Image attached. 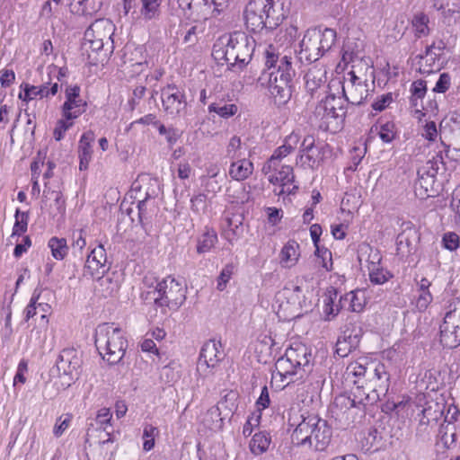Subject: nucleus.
Returning a JSON list of instances; mask_svg holds the SVG:
<instances>
[{
	"label": "nucleus",
	"mask_w": 460,
	"mask_h": 460,
	"mask_svg": "<svg viewBox=\"0 0 460 460\" xmlns=\"http://www.w3.org/2000/svg\"><path fill=\"white\" fill-rule=\"evenodd\" d=\"M254 49L255 40L252 37L234 31L214 44L212 57L217 61H226L229 69L243 70L251 62Z\"/></svg>",
	"instance_id": "1"
},
{
	"label": "nucleus",
	"mask_w": 460,
	"mask_h": 460,
	"mask_svg": "<svg viewBox=\"0 0 460 460\" xmlns=\"http://www.w3.org/2000/svg\"><path fill=\"white\" fill-rule=\"evenodd\" d=\"M301 418L291 435L292 443L296 446H308L315 451H324L332 440V427L327 420L314 414L301 415Z\"/></svg>",
	"instance_id": "2"
},
{
	"label": "nucleus",
	"mask_w": 460,
	"mask_h": 460,
	"mask_svg": "<svg viewBox=\"0 0 460 460\" xmlns=\"http://www.w3.org/2000/svg\"><path fill=\"white\" fill-rule=\"evenodd\" d=\"M94 343L99 354L110 365H115L123 358L128 341L122 330L113 323L100 324L94 336Z\"/></svg>",
	"instance_id": "3"
},
{
	"label": "nucleus",
	"mask_w": 460,
	"mask_h": 460,
	"mask_svg": "<svg viewBox=\"0 0 460 460\" xmlns=\"http://www.w3.org/2000/svg\"><path fill=\"white\" fill-rule=\"evenodd\" d=\"M148 295H152L151 298L154 299L155 305L162 308L163 313H165V308L177 310L186 300L183 283L172 276H167L160 281Z\"/></svg>",
	"instance_id": "4"
},
{
	"label": "nucleus",
	"mask_w": 460,
	"mask_h": 460,
	"mask_svg": "<svg viewBox=\"0 0 460 460\" xmlns=\"http://www.w3.org/2000/svg\"><path fill=\"white\" fill-rule=\"evenodd\" d=\"M225 356L221 341L215 339L208 340L200 349L197 363L198 373L204 377L213 376Z\"/></svg>",
	"instance_id": "5"
},
{
	"label": "nucleus",
	"mask_w": 460,
	"mask_h": 460,
	"mask_svg": "<svg viewBox=\"0 0 460 460\" xmlns=\"http://www.w3.org/2000/svg\"><path fill=\"white\" fill-rule=\"evenodd\" d=\"M163 109L165 114L172 119L182 117L186 114L188 103L185 93L174 84L164 86L161 91Z\"/></svg>",
	"instance_id": "6"
},
{
	"label": "nucleus",
	"mask_w": 460,
	"mask_h": 460,
	"mask_svg": "<svg viewBox=\"0 0 460 460\" xmlns=\"http://www.w3.org/2000/svg\"><path fill=\"white\" fill-rule=\"evenodd\" d=\"M112 23L109 20H96L84 32V46L92 51L98 52L102 49L104 41L111 40Z\"/></svg>",
	"instance_id": "7"
},
{
	"label": "nucleus",
	"mask_w": 460,
	"mask_h": 460,
	"mask_svg": "<svg viewBox=\"0 0 460 460\" xmlns=\"http://www.w3.org/2000/svg\"><path fill=\"white\" fill-rule=\"evenodd\" d=\"M367 389L371 391L370 401L378 402L385 397L390 386V375L384 364L378 363L367 380Z\"/></svg>",
	"instance_id": "8"
},
{
	"label": "nucleus",
	"mask_w": 460,
	"mask_h": 460,
	"mask_svg": "<svg viewBox=\"0 0 460 460\" xmlns=\"http://www.w3.org/2000/svg\"><path fill=\"white\" fill-rule=\"evenodd\" d=\"M83 360L79 351L66 348L60 351L56 365L59 374L67 376L69 380L78 379Z\"/></svg>",
	"instance_id": "9"
},
{
	"label": "nucleus",
	"mask_w": 460,
	"mask_h": 460,
	"mask_svg": "<svg viewBox=\"0 0 460 460\" xmlns=\"http://www.w3.org/2000/svg\"><path fill=\"white\" fill-rule=\"evenodd\" d=\"M267 0H250L245 6L243 15L247 29L254 33L261 32L266 22Z\"/></svg>",
	"instance_id": "10"
},
{
	"label": "nucleus",
	"mask_w": 460,
	"mask_h": 460,
	"mask_svg": "<svg viewBox=\"0 0 460 460\" xmlns=\"http://www.w3.org/2000/svg\"><path fill=\"white\" fill-rule=\"evenodd\" d=\"M346 109L345 100L342 97L329 94L316 105L314 116L320 119L344 118L347 113Z\"/></svg>",
	"instance_id": "11"
},
{
	"label": "nucleus",
	"mask_w": 460,
	"mask_h": 460,
	"mask_svg": "<svg viewBox=\"0 0 460 460\" xmlns=\"http://www.w3.org/2000/svg\"><path fill=\"white\" fill-rule=\"evenodd\" d=\"M318 39V36L314 33V30L308 29L305 31L300 42V51L298 53V58L301 62L306 61L313 63L319 60L323 56L320 49Z\"/></svg>",
	"instance_id": "12"
},
{
	"label": "nucleus",
	"mask_w": 460,
	"mask_h": 460,
	"mask_svg": "<svg viewBox=\"0 0 460 460\" xmlns=\"http://www.w3.org/2000/svg\"><path fill=\"white\" fill-rule=\"evenodd\" d=\"M456 316V310L447 312L440 325V342L449 348H455L460 344V335H458L460 324H455Z\"/></svg>",
	"instance_id": "13"
},
{
	"label": "nucleus",
	"mask_w": 460,
	"mask_h": 460,
	"mask_svg": "<svg viewBox=\"0 0 460 460\" xmlns=\"http://www.w3.org/2000/svg\"><path fill=\"white\" fill-rule=\"evenodd\" d=\"M305 86L307 93L312 98H319L322 94L326 93V71L322 68L314 66L310 68L305 75Z\"/></svg>",
	"instance_id": "14"
},
{
	"label": "nucleus",
	"mask_w": 460,
	"mask_h": 460,
	"mask_svg": "<svg viewBox=\"0 0 460 460\" xmlns=\"http://www.w3.org/2000/svg\"><path fill=\"white\" fill-rule=\"evenodd\" d=\"M277 377H279L282 382L288 380V384H289L303 379L305 376L286 353L284 357L279 358L275 363L272 378Z\"/></svg>",
	"instance_id": "15"
},
{
	"label": "nucleus",
	"mask_w": 460,
	"mask_h": 460,
	"mask_svg": "<svg viewBox=\"0 0 460 460\" xmlns=\"http://www.w3.org/2000/svg\"><path fill=\"white\" fill-rule=\"evenodd\" d=\"M441 146L443 149L438 150L431 159L428 160L426 164L418 170V174L420 176L419 183L422 186V180H424V175L431 179V181L434 182V178L438 173L440 168L445 169V163L443 159V152L447 153L449 151V145H447L443 140H441Z\"/></svg>",
	"instance_id": "16"
},
{
	"label": "nucleus",
	"mask_w": 460,
	"mask_h": 460,
	"mask_svg": "<svg viewBox=\"0 0 460 460\" xmlns=\"http://www.w3.org/2000/svg\"><path fill=\"white\" fill-rule=\"evenodd\" d=\"M267 14L264 17L266 22L264 30L272 31L276 30L285 19L284 3L282 0H267Z\"/></svg>",
	"instance_id": "17"
},
{
	"label": "nucleus",
	"mask_w": 460,
	"mask_h": 460,
	"mask_svg": "<svg viewBox=\"0 0 460 460\" xmlns=\"http://www.w3.org/2000/svg\"><path fill=\"white\" fill-rule=\"evenodd\" d=\"M279 299H286L287 304L292 307V313L289 315L290 318L298 317L301 313V297L303 296L302 288L298 285L289 283L284 287V288L279 292Z\"/></svg>",
	"instance_id": "18"
},
{
	"label": "nucleus",
	"mask_w": 460,
	"mask_h": 460,
	"mask_svg": "<svg viewBox=\"0 0 460 460\" xmlns=\"http://www.w3.org/2000/svg\"><path fill=\"white\" fill-rule=\"evenodd\" d=\"M95 140V134L93 130L85 131L78 143L79 169L85 171L92 160L93 153V143Z\"/></svg>",
	"instance_id": "19"
},
{
	"label": "nucleus",
	"mask_w": 460,
	"mask_h": 460,
	"mask_svg": "<svg viewBox=\"0 0 460 460\" xmlns=\"http://www.w3.org/2000/svg\"><path fill=\"white\" fill-rule=\"evenodd\" d=\"M237 395L234 392H230L225 395V400L219 402V406H213L208 410L206 418H210L213 421V426L210 429H220L223 425V419L220 418L221 409H228L230 412H233L236 409L234 403Z\"/></svg>",
	"instance_id": "20"
},
{
	"label": "nucleus",
	"mask_w": 460,
	"mask_h": 460,
	"mask_svg": "<svg viewBox=\"0 0 460 460\" xmlns=\"http://www.w3.org/2000/svg\"><path fill=\"white\" fill-rule=\"evenodd\" d=\"M58 83L52 84L50 87L49 86V84H41L40 86L24 84L23 94L20 93L19 97L25 102H29L36 97L42 99L50 95L54 96L58 92Z\"/></svg>",
	"instance_id": "21"
},
{
	"label": "nucleus",
	"mask_w": 460,
	"mask_h": 460,
	"mask_svg": "<svg viewBox=\"0 0 460 460\" xmlns=\"http://www.w3.org/2000/svg\"><path fill=\"white\" fill-rule=\"evenodd\" d=\"M269 90L278 104H286L292 96L293 82H284L276 78L269 79Z\"/></svg>",
	"instance_id": "22"
},
{
	"label": "nucleus",
	"mask_w": 460,
	"mask_h": 460,
	"mask_svg": "<svg viewBox=\"0 0 460 460\" xmlns=\"http://www.w3.org/2000/svg\"><path fill=\"white\" fill-rule=\"evenodd\" d=\"M286 353L288 357L293 360V364L297 369L301 370L304 376L310 371L311 353L305 346L299 345L296 348L291 347L287 349Z\"/></svg>",
	"instance_id": "23"
},
{
	"label": "nucleus",
	"mask_w": 460,
	"mask_h": 460,
	"mask_svg": "<svg viewBox=\"0 0 460 460\" xmlns=\"http://www.w3.org/2000/svg\"><path fill=\"white\" fill-rule=\"evenodd\" d=\"M342 93L344 96L345 103H350L352 105H360L364 100L369 95L367 85L365 83L353 81L352 84L346 89L342 86Z\"/></svg>",
	"instance_id": "24"
},
{
	"label": "nucleus",
	"mask_w": 460,
	"mask_h": 460,
	"mask_svg": "<svg viewBox=\"0 0 460 460\" xmlns=\"http://www.w3.org/2000/svg\"><path fill=\"white\" fill-rule=\"evenodd\" d=\"M111 263L108 261H84V275L89 276L101 282L103 285L104 282L110 280L109 277L105 278V274L109 271Z\"/></svg>",
	"instance_id": "25"
},
{
	"label": "nucleus",
	"mask_w": 460,
	"mask_h": 460,
	"mask_svg": "<svg viewBox=\"0 0 460 460\" xmlns=\"http://www.w3.org/2000/svg\"><path fill=\"white\" fill-rule=\"evenodd\" d=\"M253 172V164L246 158H238L233 161L229 168V175L234 181H243L249 178Z\"/></svg>",
	"instance_id": "26"
},
{
	"label": "nucleus",
	"mask_w": 460,
	"mask_h": 460,
	"mask_svg": "<svg viewBox=\"0 0 460 460\" xmlns=\"http://www.w3.org/2000/svg\"><path fill=\"white\" fill-rule=\"evenodd\" d=\"M101 5L100 0H73L70 4V11L81 16H93L100 10Z\"/></svg>",
	"instance_id": "27"
},
{
	"label": "nucleus",
	"mask_w": 460,
	"mask_h": 460,
	"mask_svg": "<svg viewBox=\"0 0 460 460\" xmlns=\"http://www.w3.org/2000/svg\"><path fill=\"white\" fill-rule=\"evenodd\" d=\"M354 387L351 389L352 402L359 405H373L376 402L370 401L371 391L367 389V381L361 379L353 381Z\"/></svg>",
	"instance_id": "28"
},
{
	"label": "nucleus",
	"mask_w": 460,
	"mask_h": 460,
	"mask_svg": "<svg viewBox=\"0 0 460 460\" xmlns=\"http://www.w3.org/2000/svg\"><path fill=\"white\" fill-rule=\"evenodd\" d=\"M295 75L296 72L292 67L291 58L283 56L279 59L277 71L270 74V79L276 78L277 82H279V79H283L284 82H293Z\"/></svg>",
	"instance_id": "29"
},
{
	"label": "nucleus",
	"mask_w": 460,
	"mask_h": 460,
	"mask_svg": "<svg viewBox=\"0 0 460 460\" xmlns=\"http://www.w3.org/2000/svg\"><path fill=\"white\" fill-rule=\"evenodd\" d=\"M368 270L369 279L374 285H383L394 276L387 269L381 265V261H371Z\"/></svg>",
	"instance_id": "30"
},
{
	"label": "nucleus",
	"mask_w": 460,
	"mask_h": 460,
	"mask_svg": "<svg viewBox=\"0 0 460 460\" xmlns=\"http://www.w3.org/2000/svg\"><path fill=\"white\" fill-rule=\"evenodd\" d=\"M363 334L362 328L357 323H349L345 325L342 334L340 336L350 348L356 349L360 342Z\"/></svg>",
	"instance_id": "31"
},
{
	"label": "nucleus",
	"mask_w": 460,
	"mask_h": 460,
	"mask_svg": "<svg viewBox=\"0 0 460 460\" xmlns=\"http://www.w3.org/2000/svg\"><path fill=\"white\" fill-rule=\"evenodd\" d=\"M226 224L224 226V234L228 241H233L243 234V217L240 215L226 218Z\"/></svg>",
	"instance_id": "32"
},
{
	"label": "nucleus",
	"mask_w": 460,
	"mask_h": 460,
	"mask_svg": "<svg viewBox=\"0 0 460 460\" xmlns=\"http://www.w3.org/2000/svg\"><path fill=\"white\" fill-rule=\"evenodd\" d=\"M326 146L317 145L305 154L299 155L300 162L314 169L319 166L323 160L324 148Z\"/></svg>",
	"instance_id": "33"
},
{
	"label": "nucleus",
	"mask_w": 460,
	"mask_h": 460,
	"mask_svg": "<svg viewBox=\"0 0 460 460\" xmlns=\"http://www.w3.org/2000/svg\"><path fill=\"white\" fill-rule=\"evenodd\" d=\"M430 285V281H429L426 278H422L418 282V291L420 294L416 300V307L420 312L425 311L429 305L432 302L433 297L429 290Z\"/></svg>",
	"instance_id": "34"
},
{
	"label": "nucleus",
	"mask_w": 460,
	"mask_h": 460,
	"mask_svg": "<svg viewBox=\"0 0 460 460\" xmlns=\"http://www.w3.org/2000/svg\"><path fill=\"white\" fill-rule=\"evenodd\" d=\"M208 111L209 113H217L220 118L229 119L237 113L238 107L234 103L220 100L219 102L210 103Z\"/></svg>",
	"instance_id": "35"
},
{
	"label": "nucleus",
	"mask_w": 460,
	"mask_h": 460,
	"mask_svg": "<svg viewBox=\"0 0 460 460\" xmlns=\"http://www.w3.org/2000/svg\"><path fill=\"white\" fill-rule=\"evenodd\" d=\"M298 140H299V137L297 135H296V134L289 135L286 138L285 143L274 151L273 155L270 158V164L275 165L276 161L280 160L283 157H286L288 155H289L291 152H293Z\"/></svg>",
	"instance_id": "36"
},
{
	"label": "nucleus",
	"mask_w": 460,
	"mask_h": 460,
	"mask_svg": "<svg viewBox=\"0 0 460 460\" xmlns=\"http://www.w3.org/2000/svg\"><path fill=\"white\" fill-rule=\"evenodd\" d=\"M270 441L271 438L268 433L262 431L255 433L250 442V450L255 456L261 455L268 450Z\"/></svg>",
	"instance_id": "37"
},
{
	"label": "nucleus",
	"mask_w": 460,
	"mask_h": 460,
	"mask_svg": "<svg viewBox=\"0 0 460 460\" xmlns=\"http://www.w3.org/2000/svg\"><path fill=\"white\" fill-rule=\"evenodd\" d=\"M314 33L318 36V41L320 43V49L323 55L329 51L334 45L337 38L336 31L331 28H325L323 31L314 28Z\"/></svg>",
	"instance_id": "38"
},
{
	"label": "nucleus",
	"mask_w": 460,
	"mask_h": 460,
	"mask_svg": "<svg viewBox=\"0 0 460 460\" xmlns=\"http://www.w3.org/2000/svg\"><path fill=\"white\" fill-rule=\"evenodd\" d=\"M441 58L440 53L432 52L430 54H420L415 57L418 59L419 71L421 74H429L434 71L433 66L437 61H439Z\"/></svg>",
	"instance_id": "39"
},
{
	"label": "nucleus",
	"mask_w": 460,
	"mask_h": 460,
	"mask_svg": "<svg viewBox=\"0 0 460 460\" xmlns=\"http://www.w3.org/2000/svg\"><path fill=\"white\" fill-rule=\"evenodd\" d=\"M345 300H349V311L359 313L367 304L366 291L363 289L350 291L345 294Z\"/></svg>",
	"instance_id": "40"
},
{
	"label": "nucleus",
	"mask_w": 460,
	"mask_h": 460,
	"mask_svg": "<svg viewBox=\"0 0 460 460\" xmlns=\"http://www.w3.org/2000/svg\"><path fill=\"white\" fill-rule=\"evenodd\" d=\"M217 241V235L215 230L206 228V231L199 237L197 252L203 254L209 252Z\"/></svg>",
	"instance_id": "41"
},
{
	"label": "nucleus",
	"mask_w": 460,
	"mask_h": 460,
	"mask_svg": "<svg viewBox=\"0 0 460 460\" xmlns=\"http://www.w3.org/2000/svg\"><path fill=\"white\" fill-rule=\"evenodd\" d=\"M429 23V18L426 13H417L413 15L411 24L415 30V36L417 38L425 37L430 33Z\"/></svg>",
	"instance_id": "42"
},
{
	"label": "nucleus",
	"mask_w": 460,
	"mask_h": 460,
	"mask_svg": "<svg viewBox=\"0 0 460 460\" xmlns=\"http://www.w3.org/2000/svg\"><path fill=\"white\" fill-rule=\"evenodd\" d=\"M338 291L336 288L331 287L327 289L324 297V312L327 315L335 316L340 312L339 303L335 304V299L337 298Z\"/></svg>",
	"instance_id": "43"
},
{
	"label": "nucleus",
	"mask_w": 460,
	"mask_h": 460,
	"mask_svg": "<svg viewBox=\"0 0 460 460\" xmlns=\"http://www.w3.org/2000/svg\"><path fill=\"white\" fill-rule=\"evenodd\" d=\"M49 247L55 259H64L67 255L69 247L65 238L52 237L49 241Z\"/></svg>",
	"instance_id": "44"
},
{
	"label": "nucleus",
	"mask_w": 460,
	"mask_h": 460,
	"mask_svg": "<svg viewBox=\"0 0 460 460\" xmlns=\"http://www.w3.org/2000/svg\"><path fill=\"white\" fill-rule=\"evenodd\" d=\"M80 87L78 85L69 86L66 90V102L63 106L66 110H71L73 106L86 103L80 98Z\"/></svg>",
	"instance_id": "45"
},
{
	"label": "nucleus",
	"mask_w": 460,
	"mask_h": 460,
	"mask_svg": "<svg viewBox=\"0 0 460 460\" xmlns=\"http://www.w3.org/2000/svg\"><path fill=\"white\" fill-rule=\"evenodd\" d=\"M14 217L15 223L13 228V235H21L27 231L29 212H23L17 208Z\"/></svg>",
	"instance_id": "46"
},
{
	"label": "nucleus",
	"mask_w": 460,
	"mask_h": 460,
	"mask_svg": "<svg viewBox=\"0 0 460 460\" xmlns=\"http://www.w3.org/2000/svg\"><path fill=\"white\" fill-rule=\"evenodd\" d=\"M143 6L141 14L146 20H152L159 14L161 0H141Z\"/></svg>",
	"instance_id": "47"
},
{
	"label": "nucleus",
	"mask_w": 460,
	"mask_h": 460,
	"mask_svg": "<svg viewBox=\"0 0 460 460\" xmlns=\"http://www.w3.org/2000/svg\"><path fill=\"white\" fill-rule=\"evenodd\" d=\"M372 370V367H367L358 361H355L349 364V366L347 367L346 373L348 375V377L353 376L360 379V377H365L366 376H367V378H369V371Z\"/></svg>",
	"instance_id": "48"
},
{
	"label": "nucleus",
	"mask_w": 460,
	"mask_h": 460,
	"mask_svg": "<svg viewBox=\"0 0 460 460\" xmlns=\"http://www.w3.org/2000/svg\"><path fill=\"white\" fill-rule=\"evenodd\" d=\"M395 124L391 121L381 123L378 130V136L385 143H391L396 137Z\"/></svg>",
	"instance_id": "49"
},
{
	"label": "nucleus",
	"mask_w": 460,
	"mask_h": 460,
	"mask_svg": "<svg viewBox=\"0 0 460 460\" xmlns=\"http://www.w3.org/2000/svg\"><path fill=\"white\" fill-rule=\"evenodd\" d=\"M427 92V83L424 80H417L412 83L411 86V103L412 106L417 107V101L422 99Z\"/></svg>",
	"instance_id": "50"
},
{
	"label": "nucleus",
	"mask_w": 460,
	"mask_h": 460,
	"mask_svg": "<svg viewBox=\"0 0 460 460\" xmlns=\"http://www.w3.org/2000/svg\"><path fill=\"white\" fill-rule=\"evenodd\" d=\"M44 196L49 199H54V206L56 208V210L58 214L61 216H64L66 213V201L63 198V194L60 190H44Z\"/></svg>",
	"instance_id": "51"
},
{
	"label": "nucleus",
	"mask_w": 460,
	"mask_h": 460,
	"mask_svg": "<svg viewBox=\"0 0 460 460\" xmlns=\"http://www.w3.org/2000/svg\"><path fill=\"white\" fill-rule=\"evenodd\" d=\"M236 270V265L233 262L227 263L225 268L221 270L218 278H217V288L220 291H223L228 281L230 280L232 275Z\"/></svg>",
	"instance_id": "52"
},
{
	"label": "nucleus",
	"mask_w": 460,
	"mask_h": 460,
	"mask_svg": "<svg viewBox=\"0 0 460 460\" xmlns=\"http://www.w3.org/2000/svg\"><path fill=\"white\" fill-rule=\"evenodd\" d=\"M158 132L162 136H165L166 141L170 147H172L180 138L181 134L174 128H166L163 123L157 127Z\"/></svg>",
	"instance_id": "53"
},
{
	"label": "nucleus",
	"mask_w": 460,
	"mask_h": 460,
	"mask_svg": "<svg viewBox=\"0 0 460 460\" xmlns=\"http://www.w3.org/2000/svg\"><path fill=\"white\" fill-rule=\"evenodd\" d=\"M241 138L237 136L232 137L226 146V157L231 160L238 159L240 157L239 151L241 150Z\"/></svg>",
	"instance_id": "54"
},
{
	"label": "nucleus",
	"mask_w": 460,
	"mask_h": 460,
	"mask_svg": "<svg viewBox=\"0 0 460 460\" xmlns=\"http://www.w3.org/2000/svg\"><path fill=\"white\" fill-rule=\"evenodd\" d=\"M73 243H72V254L74 256H82V251L86 245L85 239L84 237V231L78 230L73 233Z\"/></svg>",
	"instance_id": "55"
},
{
	"label": "nucleus",
	"mask_w": 460,
	"mask_h": 460,
	"mask_svg": "<svg viewBox=\"0 0 460 460\" xmlns=\"http://www.w3.org/2000/svg\"><path fill=\"white\" fill-rule=\"evenodd\" d=\"M73 126V122L66 120V119H62L58 120L57 125L53 131V137L55 140L60 141L66 133Z\"/></svg>",
	"instance_id": "56"
},
{
	"label": "nucleus",
	"mask_w": 460,
	"mask_h": 460,
	"mask_svg": "<svg viewBox=\"0 0 460 460\" xmlns=\"http://www.w3.org/2000/svg\"><path fill=\"white\" fill-rule=\"evenodd\" d=\"M87 103L73 106L71 110H66L65 106H62V116L66 120H72L78 118L86 110Z\"/></svg>",
	"instance_id": "57"
},
{
	"label": "nucleus",
	"mask_w": 460,
	"mask_h": 460,
	"mask_svg": "<svg viewBox=\"0 0 460 460\" xmlns=\"http://www.w3.org/2000/svg\"><path fill=\"white\" fill-rule=\"evenodd\" d=\"M451 85V76L448 73H442L437 81L433 92L438 93H446Z\"/></svg>",
	"instance_id": "58"
},
{
	"label": "nucleus",
	"mask_w": 460,
	"mask_h": 460,
	"mask_svg": "<svg viewBox=\"0 0 460 460\" xmlns=\"http://www.w3.org/2000/svg\"><path fill=\"white\" fill-rule=\"evenodd\" d=\"M191 210L195 213L204 212L207 208V196L203 193L195 195L190 199Z\"/></svg>",
	"instance_id": "59"
},
{
	"label": "nucleus",
	"mask_w": 460,
	"mask_h": 460,
	"mask_svg": "<svg viewBox=\"0 0 460 460\" xmlns=\"http://www.w3.org/2000/svg\"><path fill=\"white\" fill-rule=\"evenodd\" d=\"M299 245L296 241H288L280 252L281 259H291L299 256L297 249Z\"/></svg>",
	"instance_id": "60"
},
{
	"label": "nucleus",
	"mask_w": 460,
	"mask_h": 460,
	"mask_svg": "<svg viewBox=\"0 0 460 460\" xmlns=\"http://www.w3.org/2000/svg\"><path fill=\"white\" fill-rule=\"evenodd\" d=\"M71 420V415H66L64 418L61 416L57 420L53 429V433L57 438L60 437L68 429Z\"/></svg>",
	"instance_id": "61"
},
{
	"label": "nucleus",
	"mask_w": 460,
	"mask_h": 460,
	"mask_svg": "<svg viewBox=\"0 0 460 460\" xmlns=\"http://www.w3.org/2000/svg\"><path fill=\"white\" fill-rule=\"evenodd\" d=\"M442 242L446 249L454 251L459 246V236L456 233L448 232L444 234Z\"/></svg>",
	"instance_id": "62"
},
{
	"label": "nucleus",
	"mask_w": 460,
	"mask_h": 460,
	"mask_svg": "<svg viewBox=\"0 0 460 460\" xmlns=\"http://www.w3.org/2000/svg\"><path fill=\"white\" fill-rule=\"evenodd\" d=\"M281 185H288L294 181L295 176L293 174V168L286 165L282 166L281 170L277 172Z\"/></svg>",
	"instance_id": "63"
},
{
	"label": "nucleus",
	"mask_w": 460,
	"mask_h": 460,
	"mask_svg": "<svg viewBox=\"0 0 460 460\" xmlns=\"http://www.w3.org/2000/svg\"><path fill=\"white\" fill-rule=\"evenodd\" d=\"M261 415L252 414L246 420L243 428V435L248 438L252 435L253 428L257 427L260 423Z\"/></svg>",
	"instance_id": "64"
}]
</instances>
